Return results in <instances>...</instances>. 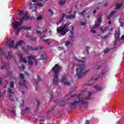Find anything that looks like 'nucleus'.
Masks as SVG:
<instances>
[{
    "label": "nucleus",
    "mask_w": 124,
    "mask_h": 124,
    "mask_svg": "<svg viewBox=\"0 0 124 124\" xmlns=\"http://www.w3.org/2000/svg\"><path fill=\"white\" fill-rule=\"evenodd\" d=\"M74 59L81 63L79 65L78 67L77 68L76 70L77 75L78 76V79H80L87 73V71L85 70L86 68L85 67V64H86V58L84 57L82 58V60H80L78 59L76 56H74Z\"/></svg>",
    "instance_id": "1"
},
{
    "label": "nucleus",
    "mask_w": 124,
    "mask_h": 124,
    "mask_svg": "<svg viewBox=\"0 0 124 124\" xmlns=\"http://www.w3.org/2000/svg\"><path fill=\"white\" fill-rule=\"evenodd\" d=\"M69 24L70 23H66L63 25H62L61 27H58L57 28V31L58 33L61 34V35L63 36L65 35L68 31H70L71 34L72 35L69 36V39L72 41V39L73 38V31L74 27L73 26H71L70 27L68 28L69 26Z\"/></svg>",
    "instance_id": "2"
},
{
    "label": "nucleus",
    "mask_w": 124,
    "mask_h": 124,
    "mask_svg": "<svg viewBox=\"0 0 124 124\" xmlns=\"http://www.w3.org/2000/svg\"><path fill=\"white\" fill-rule=\"evenodd\" d=\"M51 70L52 72L54 73L53 79V84L58 85L59 82H60V79H59V74H60V72H61V67H60L58 64H56L51 69Z\"/></svg>",
    "instance_id": "3"
},
{
    "label": "nucleus",
    "mask_w": 124,
    "mask_h": 124,
    "mask_svg": "<svg viewBox=\"0 0 124 124\" xmlns=\"http://www.w3.org/2000/svg\"><path fill=\"white\" fill-rule=\"evenodd\" d=\"M81 95V94H79L78 95L77 94L70 95L71 97L73 98L74 97V96H77L78 99V100L75 101L70 103V106L71 109H75L77 106H80V105H82V104H83L84 101L82 99H80Z\"/></svg>",
    "instance_id": "4"
},
{
    "label": "nucleus",
    "mask_w": 124,
    "mask_h": 124,
    "mask_svg": "<svg viewBox=\"0 0 124 124\" xmlns=\"http://www.w3.org/2000/svg\"><path fill=\"white\" fill-rule=\"evenodd\" d=\"M5 56L6 59H8V58H10V59H11V58H13L14 61H15V58L11 55V51H8V55H6L4 52H3V49L2 48H0V61L1 60L3 56Z\"/></svg>",
    "instance_id": "5"
},
{
    "label": "nucleus",
    "mask_w": 124,
    "mask_h": 124,
    "mask_svg": "<svg viewBox=\"0 0 124 124\" xmlns=\"http://www.w3.org/2000/svg\"><path fill=\"white\" fill-rule=\"evenodd\" d=\"M65 17L66 19L71 20V19H74L75 18V15H66L65 14H62V18L60 20V21L56 23V25H60L61 24V23H62V22H63V19Z\"/></svg>",
    "instance_id": "6"
},
{
    "label": "nucleus",
    "mask_w": 124,
    "mask_h": 124,
    "mask_svg": "<svg viewBox=\"0 0 124 124\" xmlns=\"http://www.w3.org/2000/svg\"><path fill=\"white\" fill-rule=\"evenodd\" d=\"M7 92L9 93H11L9 95V97L11 99V101H18V98L15 96V95H14V92H12L11 89L8 88V90Z\"/></svg>",
    "instance_id": "7"
},
{
    "label": "nucleus",
    "mask_w": 124,
    "mask_h": 124,
    "mask_svg": "<svg viewBox=\"0 0 124 124\" xmlns=\"http://www.w3.org/2000/svg\"><path fill=\"white\" fill-rule=\"evenodd\" d=\"M91 95H92V93H89L88 95L86 97H84V98L81 97L80 99H82L83 101V103L81 104L83 105L84 108H87L88 107V102H85V100H88L89 99H91Z\"/></svg>",
    "instance_id": "8"
},
{
    "label": "nucleus",
    "mask_w": 124,
    "mask_h": 124,
    "mask_svg": "<svg viewBox=\"0 0 124 124\" xmlns=\"http://www.w3.org/2000/svg\"><path fill=\"white\" fill-rule=\"evenodd\" d=\"M61 82L63 84L64 86H70L71 85V81L67 79L66 76H63L62 78Z\"/></svg>",
    "instance_id": "9"
},
{
    "label": "nucleus",
    "mask_w": 124,
    "mask_h": 124,
    "mask_svg": "<svg viewBox=\"0 0 124 124\" xmlns=\"http://www.w3.org/2000/svg\"><path fill=\"white\" fill-rule=\"evenodd\" d=\"M27 58L28 59V64L30 65V66H32L33 62L31 61V59L34 61V60H35V56L31 55V56H28Z\"/></svg>",
    "instance_id": "10"
},
{
    "label": "nucleus",
    "mask_w": 124,
    "mask_h": 124,
    "mask_svg": "<svg viewBox=\"0 0 124 124\" xmlns=\"http://www.w3.org/2000/svg\"><path fill=\"white\" fill-rule=\"evenodd\" d=\"M114 36L115 39H116V40H121V38L120 37V36H121V31H120V30L115 31Z\"/></svg>",
    "instance_id": "11"
},
{
    "label": "nucleus",
    "mask_w": 124,
    "mask_h": 124,
    "mask_svg": "<svg viewBox=\"0 0 124 124\" xmlns=\"http://www.w3.org/2000/svg\"><path fill=\"white\" fill-rule=\"evenodd\" d=\"M101 24V16L98 18L97 21H96L94 26L92 28V29H95V28H98Z\"/></svg>",
    "instance_id": "12"
},
{
    "label": "nucleus",
    "mask_w": 124,
    "mask_h": 124,
    "mask_svg": "<svg viewBox=\"0 0 124 124\" xmlns=\"http://www.w3.org/2000/svg\"><path fill=\"white\" fill-rule=\"evenodd\" d=\"M30 16L28 15H25L23 16L20 17L19 20L20 22V23H23L24 21H27L30 19Z\"/></svg>",
    "instance_id": "13"
},
{
    "label": "nucleus",
    "mask_w": 124,
    "mask_h": 124,
    "mask_svg": "<svg viewBox=\"0 0 124 124\" xmlns=\"http://www.w3.org/2000/svg\"><path fill=\"white\" fill-rule=\"evenodd\" d=\"M10 67V64L9 62L4 63L3 65L0 67V70H3V69H8Z\"/></svg>",
    "instance_id": "14"
},
{
    "label": "nucleus",
    "mask_w": 124,
    "mask_h": 124,
    "mask_svg": "<svg viewBox=\"0 0 124 124\" xmlns=\"http://www.w3.org/2000/svg\"><path fill=\"white\" fill-rule=\"evenodd\" d=\"M21 24H22V23L17 21V22H15L12 23V25L13 27L14 28V29H17V28H18V27H19V26H21Z\"/></svg>",
    "instance_id": "15"
},
{
    "label": "nucleus",
    "mask_w": 124,
    "mask_h": 124,
    "mask_svg": "<svg viewBox=\"0 0 124 124\" xmlns=\"http://www.w3.org/2000/svg\"><path fill=\"white\" fill-rule=\"evenodd\" d=\"M6 45H7V46H8V47H10V48L14 47V46H13L14 45V41L12 40L10 42V40H8L6 42Z\"/></svg>",
    "instance_id": "16"
},
{
    "label": "nucleus",
    "mask_w": 124,
    "mask_h": 124,
    "mask_svg": "<svg viewBox=\"0 0 124 124\" xmlns=\"http://www.w3.org/2000/svg\"><path fill=\"white\" fill-rule=\"evenodd\" d=\"M18 57H20V59H19L20 62H23L25 63H27V62H28V61H27V60H26V59H25L23 58V55H22V54H18Z\"/></svg>",
    "instance_id": "17"
},
{
    "label": "nucleus",
    "mask_w": 124,
    "mask_h": 124,
    "mask_svg": "<svg viewBox=\"0 0 124 124\" xmlns=\"http://www.w3.org/2000/svg\"><path fill=\"white\" fill-rule=\"evenodd\" d=\"M25 42L23 40H20L19 41L17 42L16 44L14 46V48H17L18 46H21V45L24 44Z\"/></svg>",
    "instance_id": "18"
},
{
    "label": "nucleus",
    "mask_w": 124,
    "mask_h": 124,
    "mask_svg": "<svg viewBox=\"0 0 124 124\" xmlns=\"http://www.w3.org/2000/svg\"><path fill=\"white\" fill-rule=\"evenodd\" d=\"M19 85L20 86H24L25 89H28V86L26 85V80H20L19 82Z\"/></svg>",
    "instance_id": "19"
},
{
    "label": "nucleus",
    "mask_w": 124,
    "mask_h": 124,
    "mask_svg": "<svg viewBox=\"0 0 124 124\" xmlns=\"http://www.w3.org/2000/svg\"><path fill=\"white\" fill-rule=\"evenodd\" d=\"M27 48L31 51H37L39 47H33L30 45H27Z\"/></svg>",
    "instance_id": "20"
},
{
    "label": "nucleus",
    "mask_w": 124,
    "mask_h": 124,
    "mask_svg": "<svg viewBox=\"0 0 124 124\" xmlns=\"http://www.w3.org/2000/svg\"><path fill=\"white\" fill-rule=\"evenodd\" d=\"M64 101H65L62 100V101H59V100H56L55 101V103H57L58 104H60L61 106L63 107V106H64V105H65Z\"/></svg>",
    "instance_id": "21"
},
{
    "label": "nucleus",
    "mask_w": 124,
    "mask_h": 124,
    "mask_svg": "<svg viewBox=\"0 0 124 124\" xmlns=\"http://www.w3.org/2000/svg\"><path fill=\"white\" fill-rule=\"evenodd\" d=\"M123 2H121L120 3L117 2L115 4L116 5V9H119V8H121L122 6H123Z\"/></svg>",
    "instance_id": "22"
},
{
    "label": "nucleus",
    "mask_w": 124,
    "mask_h": 124,
    "mask_svg": "<svg viewBox=\"0 0 124 124\" xmlns=\"http://www.w3.org/2000/svg\"><path fill=\"white\" fill-rule=\"evenodd\" d=\"M22 30L23 29H24V30H25V31H31V29L32 28V26H30V27H26V26H22L21 27Z\"/></svg>",
    "instance_id": "23"
},
{
    "label": "nucleus",
    "mask_w": 124,
    "mask_h": 124,
    "mask_svg": "<svg viewBox=\"0 0 124 124\" xmlns=\"http://www.w3.org/2000/svg\"><path fill=\"white\" fill-rule=\"evenodd\" d=\"M47 59V55L46 54H41L40 57V60H45Z\"/></svg>",
    "instance_id": "24"
},
{
    "label": "nucleus",
    "mask_w": 124,
    "mask_h": 124,
    "mask_svg": "<svg viewBox=\"0 0 124 124\" xmlns=\"http://www.w3.org/2000/svg\"><path fill=\"white\" fill-rule=\"evenodd\" d=\"M115 13H116V11H112L110 15L108 16L107 18L108 19V20H110V19H111V17H112V16H113V15H114V14H115Z\"/></svg>",
    "instance_id": "25"
},
{
    "label": "nucleus",
    "mask_w": 124,
    "mask_h": 124,
    "mask_svg": "<svg viewBox=\"0 0 124 124\" xmlns=\"http://www.w3.org/2000/svg\"><path fill=\"white\" fill-rule=\"evenodd\" d=\"M94 88L96 89L97 92H100V91H102V90H103V88H102V87H100L98 86H94Z\"/></svg>",
    "instance_id": "26"
},
{
    "label": "nucleus",
    "mask_w": 124,
    "mask_h": 124,
    "mask_svg": "<svg viewBox=\"0 0 124 124\" xmlns=\"http://www.w3.org/2000/svg\"><path fill=\"white\" fill-rule=\"evenodd\" d=\"M65 2H66V0H60L58 3L60 5H64V4H65Z\"/></svg>",
    "instance_id": "27"
},
{
    "label": "nucleus",
    "mask_w": 124,
    "mask_h": 124,
    "mask_svg": "<svg viewBox=\"0 0 124 124\" xmlns=\"http://www.w3.org/2000/svg\"><path fill=\"white\" fill-rule=\"evenodd\" d=\"M40 82H41V78H40V76H38L35 85H37V84Z\"/></svg>",
    "instance_id": "28"
},
{
    "label": "nucleus",
    "mask_w": 124,
    "mask_h": 124,
    "mask_svg": "<svg viewBox=\"0 0 124 124\" xmlns=\"http://www.w3.org/2000/svg\"><path fill=\"white\" fill-rule=\"evenodd\" d=\"M35 6H39V7H43V4L40 2L34 4Z\"/></svg>",
    "instance_id": "29"
},
{
    "label": "nucleus",
    "mask_w": 124,
    "mask_h": 124,
    "mask_svg": "<svg viewBox=\"0 0 124 124\" xmlns=\"http://www.w3.org/2000/svg\"><path fill=\"white\" fill-rule=\"evenodd\" d=\"M50 95V100H52L53 99V98L54 97V96L53 95V91H50L48 92Z\"/></svg>",
    "instance_id": "30"
},
{
    "label": "nucleus",
    "mask_w": 124,
    "mask_h": 124,
    "mask_svg": "<svg viewBox=\"0 0 124 124\" xmlns=\"http://www.w3.org/2000/svg\"><path fill=\"white\" fill-rule=\"evenodd\" d=\"M118 41H120V40H116V39H115V41L114 42V48H116V46H117V45L118 44Z\"/></svg>",
    "instance_id": "31"
},
{
    "label": "nucleus",
    "mask_w": 124,
    "mask_h": 124,
    "mask_svg": "<svg viewBox=\"0 0 124 124\" xmlns=\"http://www.w3.org/2000/svg\"><path fill=\"white\" fill-rule=\"evenodd\" d=\"M10 88H11V89H14V82L13 81H11V82L10 83Z\"/></svg>",
    "instance_id": "32"
},
{
    "label": "nucleus",
    "mask_w": 124,
    "mask_h": 124,
    "mask_svg": "<svg viewBox=\"0 0 124 124\" xmlns=\"http://www.w3.org/2000/svg\"><path fill=\"white\" fill-rule=\"evenodd\" d=\"M30 40H31V41H36V37H30Z\"/></svg>",
    "instance_id": "33"
},
{
    "label": "nucleus",
    "mask_w": 124,
    "mask_h": 124,
    "mask_svg": "<svg viewBox=\"0 0 124 124\" xmlns=\"http://www.w3.org/2000/svg\"><path fill=\"white\" fill-rule=\"evenodd\" d=\"M42 19H43L42 16H39L37 17L36 20L37 21H40V20H42Z\"/></svg>",
    "instance_id": "34"
},
{
    "label": "nucleus",
    "mask_w": 124,
    "mask_h": 124,
    "mask_svg": "<svg viewBox=\"0 0 124 124\" xmlns=\"http://www.w3.org/2000/svg\"><path fill=\"white\" fill-rule=\"evenodd\" d=\"M48 11L49 12V13H50V14H51L52 16L54 15V11H53V10L50 9H48Z\"/></svg>",
    "instance_id": "35"
},
{
    "label": "nucleus",
    "mask_w": 124,
    "mask_h": 124,
    "mask_svg": "<svg viewBox=\"0 0 124 124\" xmlns=\"http://www.w3.org/2000/svg\"><path fill=\"white\" fill-rule=\"evenodd\" d=\"M89 49H90V47H89V46H86V52H87V55L90 54V51H89Z\"/></svg>",
    "instance_id": "36"
},
{
    "label": "nucleus",
    "mask_w": 124,
    "mask_h": 124,
    "mask_svg": "<svg viewBox=\"0 0 124 124\" xmlns=\"http://www.w3.org/2000/svg\"><path fill=\"white\" fill-rule=\"evenodd\" d=\"M101 66L99 65L96 64L94 66V68H96V69H99Z\"/></svg>",
    "instance_id": "37"
},
{
    "label": "nucleus",
    "mask_w": 124,
    "mask_h": 124,
    "mask_svg": "<svg viewBox=\"0 0 124 124\" xmlns=\"http://www.w3.org/2000/svg\"><path fill=\"white\" fill-rule=\"evenodd\" d=\"M22 30H23L22 28V27H20V28H18V30H17L16 34H19V32H20V31H22Z\"/></svg>",
    "instance_id": "38"
},
{
    "label": "nucleus",
    "mask_w": 124,
    "mask_h": 124,
    "mask_svg": "<svg viewBox=\"0 0 124 124\" xmlns=\"http://www.w3.org/2000/svg\"><path fill=\"white\" fill-rule=\"evenodd\" d=\"M104 74H105V72H101L99 75V77H102Z\"/></svg>",
    "instance_id": "39"
},
{
    "label": "nucleus",
    "mask_w": 124,
    "mask_h": 124,
    "mask_svg": "<svg viewBox=\"0 0 124 124\" xmlns=\"http://www.w3.org/2000/svg\"><path fill=\"white\" fill-rule=\"evenodd\" d=\"M21 49H22V50H23V51H24V52H26V53H28V52H27V51L28 49H27V48H25V47L22 46V47H21Z\"/></svg>",
    "instance_id": "40"
},
{
    "label": "nucleus",
    "mask_w": 124,
    "mask_h": 124,
    "mask_svg": "<svg viewBox=\"0 0 124 124\" xmlns=\"http://www.w3.org/2000/svg\"><path fill=\"white\" fill-rule=\"evenodd\" d=\"M99 78H94V77H92L91 78V81H93V80H95V81H96V80H98Z\"/></svg>",
    "instance_id": "41"
},
{
    "label": "nucleus",
    "mask_w": 124,
    "mask_h": 124,
    "mask_svg": "<svg viewBox=\"0 0 124 124\" xmlns=\"http://www.w3.org/2000/svg\"><path fill=\"white\" fill-rule=\"evenodd\" d=\"M84 13H86V10H83L82 12H80V14L81 15H82L83 17H84Z\"/></svg>",
    "instance_id": "42"
},
{
    "label": "nucleus",
    "mask_w": 124,
    "mask_h": 124,
    "mask_svg": "<svg viewBox=\"0 0 124 124\" xmlns=\"http://www.w3.org/2000/svg\"><path fill=\"white\" fill-rule=\"evenodd\" d=\"M20 16H23L24 15V12L23 11H19Z\"/></svg>",
    "instance_id": "43"
},
{
    "label": "nucleus",
    "mask_w": 124,
    "mask_h": 124,
    "mask_svg": "<svg viewBox=\"0 0 124 124\" xmlns=\"http://www.w3.org/2000/svg\"><path fill=\"white\" fill-rule=\"evenodd\" d=\"M19 76L22 79V80H24V74H19Z\"/></svg>",
    "instance_id": "44"
},
{
    "label": "nucleus",
    "mask_w": 124,
    "mask_h": 124,
    "mask_svg": "<svg viewBox=\"0 0 124 124\" xmlns=\"http://www.w3.org/2000/svg\"><path fill=\"white\" fill-rule=\"evenodd\" d=\"M71 44V42H66L65 43V46H68V45H70Z\"/></svg>",
    "instance_id": "45"
},
{
    "label": "nucleus",
    "mask_w": 124,
    "mask_h": 124,
    "mask_svg": "<svg viewBox=\"0 0 124 124\" xmlns=\"http://www.w3.org/2000/svg\"><path fill=\"white\" fill-rule=\"evenodd\" d=\"M35 32L38 33V34H39L40 36H41L42 33H41V32H40V31H36Z\"/></svg>",
    "instance_id": "46"
},
{
    "label": "nucleus",
    "mask_w": 124,
    "mask_h": 124,
    "mask_svg": "<svg viewBox=\"0 0 124 124\" xmlns=\"http://www.w3.org/2000/svg\"><path fill=\"white\" fill-rule=\"evenodd\" d=\"M107 28H104V29L102 28H101V30L102 31V32H105L106 31V29Z\"/></svg>",
    "instance_id": "47"
},
{
    "label": "nucleus",
    "mask_w": 124,
    "mask_h": 124,
    "mask_svg": "<svg viewBox=\"0 0 124 124\" xmlns=\"http://www.w3.org/2000/svg\"><path fill=\"white\" fill-rule=\"evenodd\" d=\"M29 111H30V108L27 107L25 108V112H29Z\"/></svg>",
    "instance_id": "48"
},
{
    "label": "nucleus",
    "mask_w": 124,
    "mask_h": 124,
    "mask_svg": "<svg viewBox=\"0 0 124 124\" xmlns=\"http://www.w3.org/2000/svg\"><path fill=\"white\" fill-rule=\"evenodd\" d=\"M108 52H109V49L108 48L104 50V52L105 53V54L108 53Z\"/></svg>",
    "instance_id": "49"
},
{
    "label": "nucleus",
    "mask_w": 124,
    "mask_h": 124,
    "mask_svg": "<svg viewBox=\"0 0 124 124\" xmlns=\"http://www.w3.org/2000/svg\"><path fill=\"white\" fill-rule=\"evenodd\" d=\"M36 102L37 103V107L40 106V102L38 100H36Z\"/></svg>",
    "instance_id": "50"
},
{
    "label": "nucleus",
    "mask_w": 124,
    "mask_h": 124,
    "mask_svg": "<svg viewBox=\"0 0 124 124\" xmlns=\"http://www.w3.org/2000/svg\"><path fill=\"white\" fill-rule=\"evenodd\" d=\"M35 65L36 66L37 64H38V62L37 60H35L34 61Z\"/></svg>",
    "instance_id": "51"
},
{
    "label": "nucleus",
    "mask_w": 124,
    "mask_h": 124,
    "mask_svg": "<svg viewBox=\"0 0 124 124\" xmlns=\"http://www.w3.org/2000/svg\"><path fill=\"white\" fill-rule=\"evenodd\" d=\"M53 110H54V108H52L50 110H49V111H47L46 113H50V112H52V111H53Z\"/></svg>",
    "instance_id": "52"
},
{
    "label": "nucleus",
    "mask_w": 124,
    "mask_h": 124,
    "mask_svg": "<svg viewBox=\"0 0 124 124\" xmlns=\"http://www.w3.org/2000/svg\"><path fill=\"white\" fill-rule=\"evenodd\" d=\"M49 40H50V39H43L44 42H47V41H49Z\"/></svg>",
    "instance_id": "53"
},
{
    "label": "nucleus",
    "mask_w": 124,
    "mask_h": 124,
    "mask_svg": "<svg viewBox=\"0 0 124 124\" xmlns=\"http://www.w3.org/2000/svg\"><path fill=\"white\" fill-rule=\"evenodd\" d=\"M119 23H120V26L121 27H123V26H124V23L123 22H120L119 21Z\"/></svg>",
    "instance_id": "54"
},
{
    "label": "nucleus",
    "mask_w": 124,
    "mask_h": 124,
    "mask_svg": "<svg viewBox=\"0 0 124 124\" xmlns=\"http://www.w3.org/2000/svg\"><path fill=\"white\" fill-rule=\"evenodd\" d=\"M124 35H122V36H121V37L120 38V40H124Z\"/></svg>",
    "instance_id": "55"
},
{
    "label": "nucleus",
    "mask_w": 124,
    "mask_h": 124,
    "mask_svg": "<svg viewBox=\"0 0 124 124\" xmlns=\"http://www.w3.org/2000/svg\"><path fill=\"white\" fill-rule=\"evenodd\" d=\"M81 26H85V25H86V23L85 22H81Z\"/></svg>",
    "instance_id": "56"
},
{
    "label": "nucleus",
    "mask_w": 124,
    "mask_h": 124,
    "mask_svg": "<svg viewBox=\"0 0 124 124\" xmlns=\"http://www.w3.org/2000/svg\"><path fill=\"white\" fill-rule=\"evenodd\" d=\"M11 112L13 113V114H15V113H16V111L15 110H12L11 111Z\"/></svg>",
    "instance_id": "57"
},
{
    "label": "nucleus",
    "mask_w": 124,
    "mask_h": 124,
    "mask_svg": "<svg viewBox=\"0 0 124 124\" xmlns=\"http://www.w3.org/2000/svg\"><path fill=\"white\" fill-rule=\"evenodd\" d=\"M86 124H90L89 123L90 121H89L88 120H86Z\"/></svg>",
    "instance_id": "58"
},
{
    "label": "nucleus",
    "mask_w": 124,
    "mask_h": 124,
    "mask_svg": "<svg viewBox=\"0 0 124 124\" xmlns=\"http://www.w3.org/2000/svg\"><path fill=\"white\" fill-rule=\"evenodd\" d=\"M37 9H34L33 10H32V12H36Z\"/></svg>",
    "instance_id": "59"
},
{
    "label": "nucleus",
    "mask_w": 124,
    "mask_h": 124,
    "mask_svg": "<svg viewBox=\"0 0 124 124\" xmlns=\"http://www.w3.org/2000/svg\"><path fill=\"white\" fill-rule=\"evenodd\" d=\"M21 101L23 103V106H24L25 105V102H24V100H21Z\"/></svg>",
    "instance_id": "60"
},
{
    "label": "nucleus",
    "mask_w": 124,
    "mask_h": 124,
    "mask_svg": "<svg viewBox=\"0 0 124 124\" xmlns=\"http://www.w3.org/2000/svg\"><path fill=\"white\" fill-rule=\"evenodd\" d=\"M60 50H63V47H59Z\"/></svg>",
    "instance_id": "61"
},
{
    "label": "nucleus",
    "mask_w": 124,
    "mask_h": 124,
    "mask_svg": "<svg viewBox=\"0 0 124 124\" xmlns=\"http://www.w3.org/2000/svg\"><path fill=\"white\" fill-rule=\"evenodd\" d=\"M22 69H25V65H22Z\"/></svg>",
    "instance_id": "62"
},
{
    "label": "nucleus",
    "mask_w": 124,
    "mask_h": 124,
    "mask_svg": "<svg viewBox=\"0 0 124 124\" xmlns=\"http://www.w3.org/2000/svg\"><path fill=\"white\" fill-rule=\"evenodd\" d=\"M92 32H93V33H95V31L94 30H91Z\"/></svg>",
    "instance_id": "63"
},
{
    "label": "nucleus",
    "mask_w": 124,
    "mask_h": 124,
    "mask_svg": "<svg viewBox=\"0 0 124 124\" xmlns=\"http://www.w3.org/2000/svg\"><path fill=\"white\" fill-rule=\"evenodd\" d=\"M45 38V35H43V36H41V38L42 39H43V38Z\"/></svg>",
    "instance_id": "64"
}]
</instances>
